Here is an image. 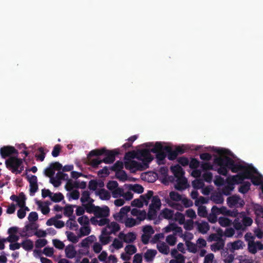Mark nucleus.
<instances>
[{"label":"nucleus","mask_w":263,"mask_h":263,"mask_svg":"<svg viewBox=\"0 0 263 263\" xmlns=\"http://www.w3.org/2000/svg\"><path fill=\"white\" fill-rule=\"evenodd\" d=\"M173 149L180 148L182 152L178 153L176 158L173 161H176L177 164H252L246 163L238 158L228 148L212 146L210 147L209 152H202L200 151V146H197L194 148L196 151L199 152L200 159L202 160L200 162L197 159L192 158L191 160L185 156L181 155L186 153L190 149L186 145L172 146Z\"/></svg>","instance_id":"obj_1"},{"label":"nucleus","mask_w":263,"mask_h":263,"mask_svg":"<svg viewBox=\"0 0 263 263\" xmlns=\"http://www.w3.org/2000/svg\"><path fill=\"white\" fill-rule=\"evenodd\" d=\"M181 152L180 148L173 149L172 146L164 145L162 142H157L154 147L138 149L137 160L141 164H149L155 159L157 164H165L166 159L173 161Z\"/></svg>","instance_id":"obj_2"},{"label":"nucleus","mask_w":263,"mask_h":263,"mask_svg":"<svg viewBox=\"0 0 263 263\" xmlns=\"http://www.w3.org/2000/svg\"><path fill=\"white\" fill-rule=\"evenodd\" d=\"M124 151L121 148L111 149L106 147L96 148L91 150L87 155L88 162L85 164H114L116 158H121L120 156L123 155Z\"/></svg>","instance_id":"obj_3"},{"label":"nucleus","mask_w":263,"mask_h":263,"mask_svg":"<svg viewBox=\"0 0 263 263\" xmlns=\"http://www.w3.org/2000/svg\"><path fill=\"white\" fill-rule=\"evenodd\" d=\"M252 177V174L250 168H245L243 172L233 176L230 181H228L224 184V186L221 190L222 193L226 196L230 195L234 189L235 184L241 183L245 179L251 178Z\"/></svg>","instance_id":"obj_4"},{"label":"nucleus","mask_w":263,"mask_h":263,"mask_svg":"<svg viewBox=\"0 0 263 263\" xmlns=\"http://www.w3.org/2000/svg\"><path fill=\"white\" fill-rule=\"evenodd\" d=\"M0 155L5 159V164H20L19 152L14 146H3L0 148Z\"/></svg>","instance_id":"obj_5"},{"label":"nucleus","mask_w":263,"mask_h":263,"mask_svg":"<svg viewBox=\"0 0 263 263\" xmlns=\"http://www.w3.org/2000/svg\"><path fill=\"white\" fill-rule=\"evenodd\" d=\"M171 170L175 178V188L178 190H183L187 186V179L184 177V172L181 165H172Z\"/></svg>","instance_id":"obj_6"},{"label":"nucleus","mask_w":263,"mask_h":263,"mask_svg":"<svg viewBox=\"0 0 263 263\" xmlns=\"http://www.w3.org/2000/svg\"><path fill=\"white\" fill-rule=\"evenodd\" d=\"M253 220L247 216L245 212H240L238 217L233 221L234 228L236 230L244 231L246 228L251 226Z\"/></svg>","instance_id":"obj_7"},{"label":"nucleus","mask_w":263,"mask_h":263,"mask_svg":"<svg viewBox=\"0 0 263 263\" xmlns=\"http://www.w3.org/2000/svg\"><path fill=\"white\" fill-rule=\"evenodd\" d=\"M137 149L132 150L125 153L123 160L120 158L114 164H141L135 160H137Z\"/></svg>","instance_id":"obj_8"},{"label":"nucleus","mask_w":263,"mask_h":263,"mask_svg":"<svg viewBox=\"0 0 263 263\" xmlns=\"http://www.w3.org/2000/svg\"><path fill=\"white\" fill-rule=\"evenodd\" d=\"M87 211L88 212L93 213L95 215L93 217L96 218L107 217L109 214V209L107 206L100 208L98 206L91 205L90 207L87 208Z\"/></svg>","instance_id":"obj_9"},{"label":"nucleus","mask_w":263,"mask_h":263,"mask_svg":"<svg viewBox=\"0 0 263 263\" xmlns=\"http://www.w3.org/2000/svg\"><path fill=\"white\" fill-rule=\"evenodd\" d=\"M153 195V192L152 191H148L147 193L144 195H141L139 199H134L132 201L131 205L133 206H137L141 208L143 206L144 204L147 205L149 199Z\"/></svg>","instance_id":"obj_10"},{"label":"nucleus","mask_w":263,"mask_h":263,"mask_svg":"<svg viewBox=\"0 0 263 263\" xmlns=\"http://www.w3.org/2000/svg\"><path fill=\"white\" fill-rule=\"evenodd\" d=\"M22 153L23 154L22 155V157H20L21 159L20 164H23V163H25V164H34L35 158L32 148H30L28 151H24Z\"/></svg>","instance_id":"obj_11"},{"label":"nucleus","mask_w":263,"mask_h":263,"mask_svg":"<svg viewBox=\"0 0 263 263\" xmlns=\"http://www.w3.org/2000/svg\"><path fill=\"white\" fill-rule=\"evenodd\" d=\"M228 206L230 208H241L245 205L244 200L238 195H232L227 199Z\"/></svg>","instance_id":"obj_12"},{"label":"nucleus","mask_w":263,"mask_h":263,"mask_svg":"<svg viewBox=\"0 0 263 263\" xmlns=\"http://www.w3.org/2000/svg\"><path fill=\"white\" fill-rule=\"evenodd\" d=\"M130 211V207L129 206H123L120 209L119 212L114 215V217L116 220L122 223L128 217V213Z\"/></svg>","instance_id":"obj_13"},{"label":"nucleus","mask_w":263,"mask_h":263,"mask_svg":"<svg viewBox=\"0 0 263 263\" xmlns=\"http://www.w3.org/2000/svg\"><path fill=\"white\" fill-rule=\"evenodd\" d=\"M143 234L141 236V241L143 243L147 244L155 231L151 226H145L142 228Z\"/></svg>","instance_id":"obj_14"},{"label":"nucleus","mask_w":263,"mask_h":263,"mask_svg":"<svg viewBox=\"0 0 263 263\" xmlns=\"http://www.w3.org/2000/svg\"><path fill=\"white\" fill-rule=\"evenodd\" d=\"M214 165H190L193 170L191 172L192 176L197 178L202 175L204 170H210Z\"/></svg>","instance_id":"obj_15"},{"label":"nucleus","mask_w":263,"mask_h":263,"mask_svg":"<svg viewBox=\"0 0 263 263\" xmlns=\"http://www.w3.org/2000/svg\"><path fill=\"white\" fill-rule=\"evenodd\" d=\"M220 167L218 168L219 174L226 176L229 169H231L233 172H236L241 171L245 165H219Z\"/></svg>","instance_id":"obj_16"},{"label":"nucleus","mask_w":263,"mask_h":263,"mask_svg":"<svg viewBox=\"0 0 263 263\" xmlns=\"http://www.w3.org/2000/svg\"><path fill=\"white\" fill-rule=\"evenodd\" d=\"M124 250L125 253H122L121 254V258L124 261H127L130 259L131 255L136 253L137 248L133 245H128L125 247Z\"/></svg>","instance_id":"obj_17"},{"label":"nucleus","mask_w":263,"mask_h":263,"mask_svg":"<svg viewBox=\"0 0 263 263\" xmlns=\"http://www.w3.org/2000/svg\"><path fill=\"white\" fill-rule=\"evenodd\" d=\"M68 178V176L67 174L62 172H58L55 177H51L50 181L54 186L58 187L61 183V180H67Z\"/></svg>","instance_id":"obj_18"},{"label":"nucleus","mask_w":263,"mask_h":263,"mask_svg":"<svg viewBox=\"0 0 263 263\" xmlns=\"http://www.w3.org/2000/svg\"><path fill=\"white\" fill-rule=\"evenodd\" d=\"M124 165H112L111 169L116 172V177L120 180L125 181L127 179V176L125 172L122 169Z\"/></svg>","instance_id":"obj_19"},{"label":"nucleus","mask_w":263,"mask_h":263,"mask_svg":"<svg viewBox=\"0 0 263 263\" xmlns=\"http://www.w3.org/2000/svg\"><path fill=\"white\" fill-rule=\"evenodd\" d=\"M120 229V226L116 222H109L107 223L106 227L103 229L104 233L109 235L112 234H116Z\"/></svg>","instance_id":"obj_20"},{"label":"nucleus","mask_w":263,"mask_h":263,"mask_svg":"<svg viewBox=\"0 0 263 263\" xmlns=\"http://www.w3.org/2000/svg\"><path fill=\"white\" fill-rule=\"evenodd\" d=\"M131 214L133 216L136 217V220L138 221H139L140 223L142 221H143L145 219L146 217V212L145 210H140L137 208H133V209H130Z\"/></svg>","instance_id":"obj_21"},{"label":"nucleus","mask_w":263,"mask_h":263,"mask_svg":"<svg viewBox=\"0 0 263 263\" xmlns=\"http://www.w3.org/2000/svg\"><path fill=\"white\" fill-rule=\"evenodd\" d=\"M118 238L123 242L126 243H131L135 240L136 236L133 232H129L127 234L120 232L118 235Z\"/></svg>","instance_id":"obj_22"},{"label":"nucleus","mask_w":263,"mask_h":263,"mask_svg":"<svg viewBox=\"0 0 263 263\" xmlns=\"http://www.w3.org/2000/svg\"><path fill=\"white\" fill-rule=\"evenodd\" d=\"M248 250L252 254H255L257 251L263 250V244L259 241H250L248 243Z\"/></svg>","instance_id":"obj_23"},{"label":"nucleus","mask_w":263,"mask_h":263,"mask_svg":"<svg viewBox=\"0 0 263 263\" xmlns=\"http://www.w3.org/2000/svg\"><path fill=\"white\" fill-rule=\"evenodd\" d=\"M244 246L243 241L240 240H237L232 242H229L227 244V247L232 253H234L235 250L242 249Z\"/></svg>","instance_id":"obj_24"},{"label":"nucleus","mask_w":263,"mask_h":263,"mask_svg":"<svg viewBox=\"0 0 263 263\" xmlns=\"http://www.w3.org/2000/svg\"><path fill=\"white\" fill-rule=\"evenodd\" d=\"M62 166L63 165H49V166L45 170V174L50 178L53 177L55 171L61 172L60 171Z\"/></svg>","instance_id":"obj_25"},{"label":"nucleus","mask_w":263,"mask_h":263,"mask_svg":"<svg viewBox=\"0 0 263 263\" xmlns=\"http://www.w3.org/2000/svg\"><path fill=\"white\" fill-rule=\"evenodd\" d=\"M81 201L83 203L87 204L88 207H90V205H93L94 200L90 197L89 192L88 191H85L82 194Z\"/></svg>","instance_id":"obj_26"},{"label":"nucleus","mask_w":263,"mask_h":263,"mask_svg":"<svg viewBox=\"0 0 263 263\" xmlns=\"http://www.w3.org/2000/svg\"><path fill=\"white\" fill-rule=\"evenodd\" d=\"M90 221L92 224L98 225L99 226H103L106 225L107 223L109 222V219L107 218V217H92L90 218Z\"/></svg>","instance_id":"obj_27"},{"label":"nucleus","mask_w":263,"mask_h":263,"mask_svg":"<svg viewBox=\"0 0 263 263\" xmlns=\"http://www.w3.org/2000/svg\"><path fill=\"white\" fill-rule=\"evenodd\" d=\"M196 225L197 227L198 231L202 233L205 234L210 230V226L206 221L196 222Z\"/></svg>","instance_id":"obj_28"},{"label":"nucleus","mask_w":263,"mask_h":263,"mask_svg":"<svg viewBox=\"0 0 263 263\" xmlns=\"http://www.w3.org/2000/svg\"><path fill=\"white\" fill-rule=\"evenodd\" d=\"M125 169L129 170L132 173L146 170L148 165H124Z\"/></svg>","instance_id":"obj_29"},{"label":"nucleus","mask_w":263,"mask_h":263,"mask_svg":"<svg viewBox=\"0 0 263 263\" xmlns=\"http://www.w3.org/2000/svg\"><path fill=\"white\" fill-rule=\"evenodd\" d=\"M210 199L216 204H222L224 201L222 194L217 192L212 193L210 196Z\"/></svg>","instance_id":"obj_30"},{"label":"nucleus","mask_w":263,"mask_h":263,"mask_svg":"<svg viewBox=\"0 0 263 263\" xmlns=\"http://www.w3.org/2000/svg\"><path fill=\"white\" fill-rule=\"evenodd\" d=\"M35 160L37 162H42L45 158L46 153L44 148L40 147L37 149V151L34 152Z\"/></svg>","instance_id":"obj_31"},{"label":"nucleus","mask_w":263,"mask_h":263,"mask_svg":"<svg viewBox=\"0 0 263 263\" xmlns=\"http://www.w3.org/2000/svg\"><path fill=\"white\" fill-rule=\"evenodd\" d=\"M65 252L66 256L70 259L74 258L77 254V251L73 245L67 246L65 249Z\"/></svg>","instance_id":"obj_32"},{"label":"nucleus","mask_w":263,"mask_h":263,"mask_svg":"<svg viewBox=\"0 0 263 263\" xmlns=\"http://www.w3.org/2000/svg\"><path fill=\"white\" fill-rule=\"evenodd\" d=\"M157 251L153 249H148L144 254V258L146 261L151 262L153 260L157 254Z\"/></svg>","instance_id":"obj_33"},{"label":"nucleus","mask_w":263,"mask_h":263,"mask_svg":"<svg viewBox=\"0 0 263 263\" xmlns=\"http://www.w3.org/2000/svg\"><path fill=\"white\" fill-rule=\"evenodd\" d=\"M122 223H124L126 228H132L140 224L139 221H138L136 219L128 217L125 219Z\"/></svg>","instance_id":"obj_34"},{"label":"nucleus","mask_w":263,"mask_h":263,"mask_svg":"<svg viewBox=\"0 0 263 263\" xmlns=\"http://www.w3.org/2000/svg\"><path fill=\"white\" fill-rule=\"evenodd\" d=\"M157 248L162 254L167 255L170 253V248L164 242L158 243L157 245Z\"/></svg>","instance_id":"obj_35"},{"label":"nucleus","mask_w":263,"mask_h":263,"mask_svg":"<svg viewBox=\"0 0 263 263\" xmlns=\"http://www.w3.org/2000/svg\"><path fill=\"white\" fill-rule=\"evenodd\" d=\"M46 224L48 226L53 225L57 228L60 229L63 228L65 223L63 221L56 220L54 218H50L47 221Z\"/></svg>","instance_id":"obj_36"},{"label":"nucleus","mask_w":263,"mask_h":263,"mask_svg":"<svg viewBox=\"0 0 263 263\" xmlns=\"http://www.w3.org/2000/svg\"><path fill=\"white\" fill-rule=\"evenodd\" d=\"M123 241L118 238H115L113 240L112 244L109 246V249L111 250V252H113L114 250L112 249H115L116 250H119L123 247Z\"/></svg>","instance_id":"obj_37"},{"label":"nucleus","mask_w":263,"mask_h":263,"mask_svg":"<svg viewBox=\"0 0 263 263\" xmlns=\"http://www.w3.org/2000/svg\"><path fill=\"white\" fill-rule=\"evenodd\" d=\"M109 234H106L102 231L101 235L99 237V241L103 245H107L111 240V237Z\"/></svg>","instance_id":"obj_38"},{"label":"nucleus","mask_w":263,"mask_h":263,"mask_svg":"<svg viewBox=\"0 0 263 263\" xmlns=\"http://www.w3.org/2000/svg\"><path fill=\"white\" fill-rule=\"evenodd\" d=\"M97 195L99 196L102 200H109L110 198V194L105 189H100L96 192Z\"/></svg>","instance_id":"obj_39"},{"label":"nucleus","mask_w":263,"mask_h":263,"mask_svg":"<svg viewBox=\"0 0 263 263\" xmlns=\"http://www.w3.org/2000/svg\"><path fill=\"white\" fill-rule=\"evenodd\" d=\"M152 203L149 205V207L158 210H159L161 203L160 199L158 196H152Z\"/></svg>","instance_id":"obj_40"},{"label":"nucleus","mask_w":263,"mask_h":263,"mask_svg":"<svg viewBox=\"0 0 263 263\" xmlns=\"http://www.w3.org/2000/svg\"><path fill=\"white\" fill-rule=\"evenodd\" d=\"M218 222L220 226L222 227H228L233 223L232 220L226 217H220L218 218Z\"/></svg>","instance_id":"obj_41"},{"label":"nucleus","mask_w":263,"mask_h":263,"mask_svg":"<svg viewBox=\"0 0 263 263\" xmlns=\"http://www.w3.org/2000/svg\"><path fill=\"white\" fill-rule=\"evenodd\" d=\"M157 176L156 173L152 172H145L142 175V178L147 180L148 182L155 181Z\"/></svg>","instance_id":"obj_42"},{"label":"nucleus","mask_w":263,"mask_h":263,"mask_svg":"<svg viewBox=\"0 0 263 263\" xmlns=\"http://www.w3.org/2000/svg\"><path fill=\"white\" fill-rule=\"evenodd\" d=\"M96 240V237L94 235H90L83 239L81 242V246L82 247H88L89 245Z\"/></svg>","instance_id":"obj_43"},{"label":"nucleus","mask_w":263,"mask_h":263,"mask_svg":"<svg viewBox=\"0 0 263 263\" xmlns=\"http://www.w3.org/2000/svg\"><path fill=\"white\" fill-rule=\"evenodd\" d=\"M91 232V228L88 226H84L79 229L78 235L80 238L88 235Z\"/></svg>","instance_id":"obj_44"},{"label":"nucleus","mask_w":263,"mask_h":263,"mask_svg":"<svg viewBox=\"0 0 263 263\" xmlns=\"http://www.w3.org/2000/svg\"><path fill=\"white\" fill-rule=\"evenodd\" d=\"M224 242L223 240L218 241L211 245V249L214 252L218 251L223 248Z\"/></svg>","instance_id":"obj_45"},{"label":"nucleus","mask_w":263,"mask_h":263,"mask_svg":"<svg viewBox=\"0 0 263 263\" xmlns=\"http://www.w3.org/2000/svg\"><path fill=\"white\" fill-rule=\"evenodd\" d=\"M243 181V180L242 181ZM241 185L239 188V192L242 194H245L249 191L250 189L251 183L249 181L241 182Z\"/></svg>","instance_id":"obj_46"},{"label":"nucleus","mask_w":263,"mask_h":263,"mask_svg":"<svg viewBox=\"0 0 263 263\" xmlns=\"http://www.w3.org/2000/svg\"><path fill=\"white\" fill-rule=\"evenodd\" d=\"M161 215L165 219H173L174 213L173 210L165 208L162 211Z\"/></svg>","instance_id":"obj_47"},{"label":"nucleus","mask_w":263,"mask_h":263,"mask_svg":"<svg viewBox=\"0 0 263 263\" xmlns=\"http://www.w3.org/2000/svg\"><path fill=\"white\" fill-rule=\"evenodd\" d=\"M66 234L67 237V239L73 242L77 243L79 241V239L80 238L79 235H76L73 232L66 231Z\"/></svg>","instance_id":"obj_48"},{"label":"nucleus","mask_w":263,"mask_h":263,"mask_svg":"<svg viewBox=\"0 0 263 263\" xmlns=\"http://www.w3.org/2000/svg\"><path fill=\"white\" fill-rule=\"evenodd\" d=\"M8 169L15 174H20L24 170L23 165H6Z\"/></svg>","instance_id":"obj_49"},{"label":"nucleus","mask_w":263,"mask_h":263,"mask_svg":"<svg viewBox=\"0 0 263 263\" xmlns=\"http://www.w3.org/2000/svg\"><path fill=\"white\" fill-rule=\"evenodd\" d=\"M21 244V247L26 251H30L33 247V242L30 239H25Z\"/></svg>","instance_id":"obj_50"},{"label":"nucleus","mask_w":263,"mask_h":263,"mask_svg":"<svg viewBox=\"0 0 263 263\" xmlns=\"http://www.w3.org/2000/svg\"><path fill=\"white\" fill-rule=\"evenodd\" d=\"M222 257L224 263H232L234 260V255L232 253L229 254L226 251L223 252Z\"/></svg>","instance_id":"obj_51"},{"label":"nucleus","mask_w":263,"mask_h":263,"mask_svg":"<svg viewBox=\"0 0 263 263\" xmlns=\"http://www.w3.org/2000/svg\"><path fill=\"white\" fill-rule=\"evenodd\" d=\"M173 219L178 221L180 224H183L184 223V215L180 212H177L174 214Z\"/></svg>","instance_id":"obj_52"},{"label":"nucleus","mask_w":263,"mask_h":263,"mask_svg":"<svg viewBox=\"0 0 263 263\" xmlns=\"http://www.w3.org/2000/svg\"><path fill=\"white\" fill-rule=\"evenodd\" d=\"M26 199V196L23 192L19 194L17 201V203L19 207H25Z\"/></svg>","instance_id":"obj_53"},{"label":"nucleus","mask_w":263,"mask_h":263,"mask_svg":"<svg viewBox=\"0 0 263 263\" xmlns=\"http://www.w3.org/2000/svg\"><path fill=\"white\" fill-rule=\"evenodd\" d=\"M16 149H18V152H19V155H23V153L24 151H28L29 149L31 148L30 147H27L24 143H22L21 144H16L14 146Z\"/></svg>","instance_id":"obj_54"},{"label":"nucleus","mask_w":263,"mask_h":263,"mask_svg":"<svg viewBox=\"0 0 263 263\" xmlns=\"http://www.w3.org/2000/svg\"><path fill=\"white\" fill-rule=\"evenodd\" d=\"M166 242L171 246H174L177 242V237H176V234H171L168 235L166 237Z\"/></svg>","instance_id":"obj_55"},{"label":"nucleus","mask_w":263,"mask_h":263,"mask_svg":"<svg viewBox=\"0 0 263 263\" xmlns=\"http://www.w3.org/2000/svg\"><path fill=\"white\" fill-rule=\"evenodd\" d=\"M129 189L132 191H133L138 194L142 193L144 190L143 186L138 184L130 185L129 187Z\"/></svg>","instance_id":"obj_56"},{"label":"nucleus","mask_w":263,"mask_h":263,"mask_svg":"<svg viewBox=\"0 0 263 263\" xmlns=\"http://www.w3.org/2000/svg\"><path fill=\"white\" fill-rule=\"evenodd\" d=\"M192 186L196 189H201L204 186V183L201 179H196L192 181Z\"/></svg>","instance_id":"obj_57"},{"label":"nucleus","mask_w":263,"mask_h":263,"mask_svg":"<svg viewBox=\"0 0 263 263\" xmlns=\"http://www.w3.org/2000/svg\"><path fill=\"white\" fill-rule=\"evenodd\" d=\"M64 199V196L61 193H53L50 197V199L54 202H58L62 201Z\"/></svg>","instance_id":"obj_58"},{"label":"nucleus","mask_w":263,"mask_h":263,"mask_svg":"<svg viewBox=\"0 0 263 263\" xmlns=\"http://www.w3.org/2000/svg\"><path fill=\"white\" fill-rule=\"evenodd\" d=\"M170 197L173 202H178L181 200V196L177 192L172 191L170 193Z\"/></svg>","instance_id":"obj_59"},{"label":"nucleus","mask_w":263,"mask_h":263,"mask_svg":"<svg viewBox=\"0 0 263 263\" xmlns=\"http://www.w3.org/2000/svg\"><path fill=\"white\" fill-rule=\"evenodd\" d=\"M123 191L124 190L122 188L118 187L111 193L112 196L115 198L122 197L123 194Z\"/></svg>","instance_id":"obj_60"},{"label":"nucleus","mask_w":263,"mask_h":263,"mask_svg":"<svg viewBox=\"0 0 263 263\" xmlns=\"http://www.w3.org/2000/svg\"><path fill=\"white\" fill-rule=\"evenodd\" d=\"M67 227H69L71 230H76L78 228V224H77L76 221L73 219H69L66 223Z\"/></svg>","instance_id":"obj_61"},{"label":"nucleus","mask_w":263,"mask_h":263,"mask_svg":"<svg viewBox=\"0 0 263 263\" xmlns=\"http://www.w3.org/2000/svg\"><path fill=\"white\" fill-rule=\"evenodd\" d=\"M197 213L198 215L202 217H205L208 215L206 207L203 205L198 206Z\"/></svg>","instance_id":"obj_62"},{"label":"nucleus","mask_w":263,"mask_h":263,"mask_svg":"<svg viewBox=\"0 0 263 263\" xmlns=\"http://www.w3.org/2000/svg\"><path fill=\"white\" fill-rule=\"evenodd\" d=\"M118 183L116 181H109L106 184V187L111 193L118 187Z\"/></svg>","instance_id":"obj_63"},{"label":"nucleus","mask_w":263,"mask_h":263,"mask_svg":"<svg viewBox=\"0 0 263 263\" xmlns=\"http://www.w3.org/2000/svg\"><path fill=\"white\" fill-rule=\"evenodd\" d=\"M203 263H216L214 254L213 253H209L205 255Z\"/></svg>","instance_id":"obj_64"}]
</instances>
